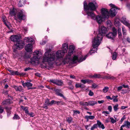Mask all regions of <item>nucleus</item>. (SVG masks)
Masks as SVG:
<instances>
[{
    "label": "nucleus",
    "mask_w": 130,
    "mask_h": 130,
    "mask_svg": "<svg viewBox=\"0 0 130 130\" xmlns=\"http://www.w3.org/2000/svg\"><path fill=\"white\" fill-rule=\"evenodd\" d=\"M68 49V45L67 44L65 43L63 44L62 50H58L55 53L54 52L50 53L51 49H49L45 52L43 59V62H47L48 64L50 66L52 65L51 62L57 59L62 57L64 55L65 53H67Z\"/></svg>",
    "instance_id": "obj_1"
},
{
    "label": "nucleus",
    "mask_w": 130,
    "mask_h": 130,
    "mask_svg": "<svg viewBox=\"0 0 130 130\" xmlns=\"http://www.w3.org/2000/svg\"><path fill=\"white\" fill-rule=\"evenodd\" d=\"M98 6L97 3L95 1L90 2L88 5L86 1L84 2V9L87 13V17L91 18L96 21L98 23L100 24L102 22L101 17L99 15L96 16L92 11L95 10Z\"/></svg>",
    "instance_id": "obj_2"
},
{
    "label": "nucleus",
    "mask_w": 130,
    "mask_h": 130,
    "mask_svg": "<svg viewBox=\"0 0 130 130\" xmlns=\"http://www.w3.org/2000/svg\"><path fill=\"white\" fill-rule=\"evenodd\" d=\"M102 39V37L100 34H98L97 36L94 37L92 41V45L93 47H97L100 44Z\"/></svg>",
    "instance_id": "obj_3"
},
{
    "label": "nucleus",
    "mask_w": 130,
    "mask_h": 130,
    "mask_svg": "<svg viewBox=\"0 0 130 130\" xmlns=\"http://www.w3.org/2000/svg\"><path fill=\"white\" fill-rule=\"evenodd\" d=\"M33 57L31 59L30 62L34 63L36 61H38L42 56L41 53L39 51H35L33 53Z\"/></svg>",
    "instance_id": "obj_4"
},
{
    "label": "nucleus",
    "mask_w": 130,
    "mask_h": 130,
    "mask_svg": "<svg viewBox=\"0 0 130 130\" xmlns=\"http://www.w3.org/2000/svg\"><path fill=\"white\" fill-rule=\"evenodd\" d=\"M88 56V55L84 56L82 55L74 56L72 59L73 62L74 63L77 62H81L85 60Z\"/></svg>",
    "instance_id": "obj_5"
},
{
    "label": "nucleus",
    "mask_w": 130,
    "mask_h": 130,
    "mask_svg": "<svg viewBox=\"0 0 130 130\" xmlns=\"http://www.w3.org/2000/svg\"><path fill=\"white\" fill-rule=\"evenodd\" d=\"M112 32H110L106 35L108 38L113 40L117 34V30L114 27L112 28Z\"/></svg>",
    "instance_id": "obj_6"
},
{
    "label": "nucleus",
    "mask_w": 130,
    "mask_h": 130,
    "mask_svg": "<svg viewBox=\"0 0 130 130\" xmlns=\"http://www.w3.org/2000/svg\"><path fill=\"white\" fill-rule=\"evenodd\" d=\"M109 5L111 7L109 12V14L111 17H114L116 15L117 12V7L115 5L111 4H110Z\"/></svg>",
    "instance_id": "obj_7"
},
{
    "label": "nucleus",
    "mask_w": 130,
    "mask_h": 130,
    "mask_svg": "<svg viewBox=\"0 0 130 130\" xmlns=\"http://www.w3.org/2000/svg\"><path fill=\"white\" fill-rule=\"evenodd\" d=\"M101 12L103 18L108 19L109 17V12L107 9L104 8L102 9Z\"/></svg>",
    "instance_id": "obj_8"
},
{
    "label": "nucleus",
    "mask_w": 130,
    "mask_h": 130,
    "mask_svg": "<svg viewBox=\"0 0 130 130\" xmlns=\"http://www.w3.org/2000/svg\"><path fill=\"white\" fill-rule=\"evenodd\" d=\"M23 10H21L20 12H19L17 14V19L20 20H24L25 19V15H24V12H23Z\"/></svg>",
    "instance_id": "obj_9"
},
{
    "label": "nucleus",
    "mask_w": 130,
    "mask_h": 130,
    "mask_svg": "<svg viewBox=\"0 0 130 130\" xmlns=\"http://www.w3.org/2000/svg\"><path fill=\"white\" fill-rule=\"evenodd\" d=\"M25 44L23 41L20 40L18 41L15 44L16 48L17 49H21L24 47Z\"/></svg>",
    "instance_id": "obj_10"
},
{
    "label": "nucleus",
    "mask_w": 130,
    "mask_h": 130,
    "mask_svg": "<svg viewBox=\"0 0 130 130\" xmlns=\"http://www.w3.org/2000/svg\"><path fill=\"white\" fill-rule=\"evenodd\" d=\"M107 29L104 26H102L101 28L99 27L98 33V34H100L102 37L103 35H104L107 31Z\"/></svg>",
    "instance_id": "obj_11"
},
{
    "label": "nucleus",
    "mask_w": 130,
    "mask_h": 130,
    "mask_svg": "<svg viewBox=\"0 0 130 130\" xmlns=\"http://www.w3.org/2000/svg\"><path fill=\"white\" fill-rule=\"evenodd\" d=\"M32 45L30 44H27L25 47L26 51L27 52L32 51Z\"/></svg>",
    "instance_id": "obj_12"
},
{
    "label": "nucleus",
    "mask_w": 130,
    "mask_h": 130,
    "mask_svg": "<svg viewBox=\"0 0 130 130\" xmlns=\"http://www.w3.org/2000/svg\"><path fill=\"white\" fill-rule=\"evenodd\" d=\"M11 40L14 42H17L20 39L19 36L18 35H13L10 37Z\"/></svg>",
    "instance_id": "obj_13"
},
{
    "label": "nucleus",
    "mask_w": 130,
    "mask_h": 130,
    "mask_svg": "<svg viewBox=\"0 0 130 130\" xmlns=\"http://www.w3.org/2000/svg\"><path fill=\"white\" fill-rule=\"evenodd\" d=\"M121 21L125 25L128 27L130 26V24L129 23V21H126L125 17H122L121 19Z\"/></svg>",
    "instance_id": "obj_14"
},
{
    "label": "nucleus",
    "mask_w": 130,
    "mask_h": 130,
    "mask_svg": "<svg viewBox=\"0 0 130 130\" xmlns=\"http://www.w3.org/2000/svg\"><path fill=\"white\" fill-rule=\"evenodd\" d=\"M74 48V47L73 45H71L69 46L68 54V56H70L73 54Z\"/></svg>",
    "instance_id": "obj_15"
},
{
    "label": "nucleus",
    "mask_w": 130,
    "mask_h": 130,
    "mask_svg": "<svg viewBox=\"0 0 130 130\" xmlns=\"http://www.w3.org/2000/svg\"><path fill=\"white\" fill-rule=\"evenodd\" d=\"M12 87L14 88L15 90L17 91H23V87L21 86H17L14 85Z\"/></svg>",
    "instance_id": "obj_16"
},
{
    "label": "nucleus",
    "mask_w": 130,
    "mask_h": 130,
    "mask_svg": "<svg viewBox=\"0 0 130 130\" xmlns=\"http://www.w3.org/2000/svg\"><path fill=\"white\" fill-rule=\"evenodd\" d=\"M54 102H55V100H52L51 102H50L49 99H47L45 100V103L47 106H52L54 104Z\"/></svg>",
    "instance_id": "obj_17"
},
{
    "label": "nucleus",
    "mask_w": 130,
    "mask_h": 130,
    "mask_svg": "<svg viewBox=\"0 0 130 130\" xmlns=\"http://www.w3.org/2000/svg\"><path fill=\"white\" fill-rule=\"evenodd\" d=\"M97 123L96 124H94L93 126L91 127V130H93L95 128H97ZM90 124L89 125H85V127L86 129H87V130H89L88 129V127H90Z\"/></svg>",
    "instance_id": "obj_18"
},
{
    "label": "nucleus",
    "mask_w": 130,
    "mask_h": 130,
    "mask_svg": "<svg viewBox=\"0 0 130 130\" xmlns=\"http://www.w3.org/2000/svg\"><path fill=\"white\" fill-rule=\"evenodd\" d=\"M97 123L96 124H94L93 126L91 127V130H93L95 128H97ZM90 124L89 125H85V127L86 129H87V130H89L88 129V127H90Z\"/></svg>",
    "instance_id": "obj_19"
},
{
    "label": "nucleus",
    "mask_w": 130,
    "mask_h": 130,
    "mask_svg": "<svg viewBox=\"0 0 130 130\" xmlns=\"http://www.w3.org/2000/svg\"><path fill=\"white\" fill-rule=\"evenodd\" d=\"M9 13L11 16H14V18L15 20H17V17L16 15L14 9L12 10H10Z\"/></svg>",
    "instance_id": "obj_20"
},
{
    "label": "nucleus",
    "mask_w": 130,
    "mask_h": 130,
    "mask_svg": "<svg viewBox=\"0 0 130 130\" xmlns=\"http://www.w3.org/2000/svg\"><path fill=\"white\" fill-rule=\"evenodd\" d=\"M97 123L98 125L100 128H102V129H104L105 128L104 124H102L100 120H97Z\"/></svg>",
    "instance_id": "obj_21"
},
{
    "label": "nucleus",
    "mask_w": 130,
    "mask_h": 130,
    "mask_svg": "<svg viewBox=\"0 0 130 130\" xmlns=\"http://www.w3.org/2000/svg\"><path fill=\"white\" fill-rule=\"evenodd\" d=\"M24 40L25 42H26L27 43L32 42H33L34 40L32 38L30 37H25L24 39Z\"/></svg>",
    "instance_id": "obj_22"
},
{
    "label": "nucleus",
    "mask_w": 130,
    "mask_h": 130,
    "mask_svg": "<svg viewBox=\"0 0 130 130\" xmlns=\"http://www.w3.org/2000/svg\"><path fill=\"white\" fill-rule=\"evenodd\" d=\"M88 106H93L95 104H97V102L93 101H91L87 102Z\"/></svg>",
    "instance_id": "obj_23"
},
{
    "label": "nucleus",
    "mask_w": 130,
    "mask_h": 130,
    "mask_svg": "<svg viewBox=\"0 0 130 130\" xmlns=\"http://www.w3.org/2000/svg\"><path fill=\"white\" fill-rule=\"evenodd\" d=\"M81 82L84 84H85L87 83L89 84L92 82V80L89 79H82L81 80Z\"/></svg>",
    "instance_id": "obj_24"
},
{
    "label": "nucleus",
    "mask_w": 130,
    "mask_h": 130,
    "mask_svg": "<svg viewBox=\"0 0 130 130\" xmlns=\"http://www.w3.org/2000/svg\"><path fill=\"white\" fill-rule=\"evenodd\" d=\"M25 3V0H20L18 3L19 6L21 7Z\"/></svg>",
    "instance_id": "obj_25"
},
{
    "label": "nucleus",
    "mask_w": 130,
    "mask_h": 130,
    "mask_svg": "<svg viewBox=\"0 0 130 130\" xmlns=\"http://www.w3.org/2000/svg\"><path fill=\"white\" fill-rule=\"evenodd\" d=\"M22 85L24 87L27 86V87H32V84L29 82H27L25 83H23Z\"/></svg>",
    "instance_id": "obj_26"
},
{
    "label": "nucleus",
    "mask_w": 130,
    "mask_h": 130,
    "mask_svg": "<svg viewBox=\"0 0 130 130\" xmlns=\"http://www.w3.org/2000/svg\"><path fill=\"white\" fill-rule=\"evenodd\" d=\"M123 125L124 127H125L128 128H130V122L128 121L125 122L124 124Z\"/></svg>",
    "instance_id": "obj_27"
},
{
    "label": "nucleus",
    "mask_w": 130,
    "mask_h": 130,
    "mask_svg": "<svg viewBox=\"0 0 130 130\" xmlns=\"http://www.w3.org/2000/svg\"><path fill=\"white\" fill-rule=\"evenodd\" d=\"M11 103V101L9 100H7L3 102L2 104V105H5L9 104Z\"/></svg>",
    "instance_id": "obj_28"
},
{
    "label": "nucleus",
    "mask_w": 130,
    "mask_h": 130,
    "mask_svg": "<svg viewBox=\"0 0 130 130\" xmlns=\"http://www.w3.org/2000/svg\"><path fill=\"white\" fill-rule=\"evenodd\" d=\"M85 118L87 119V121H88L89 119L92 120L95 118V116H86Z\"/></svg>",
    "instance_id": "obj_29"
},
{
    "label": "nucleus",
    "mask_w": 130,
    "mask_h": 130,
    "mask_svg": "<svg viewBox=\"0 0 130 130\" xmlns=\"http://www.w3.org/2000/svg\"><path fill=\"white\" fill-rule=\"evenodd\" d=\"M125 49L122 47L121 48V50L120 51V54L121 55H124L126 53Z\"/></svg>",
    "instance_id": "obj_30"
},
{
    "label": "nucleus",
    "mask_w": 130,
    "mask_h": 130,
    "mask_svg": "<svg viewBox=\"0 0 130 130\" xmlns=\"http://www.w3.org/2000/svg\"><path fill=\"white\" fill-rule=\"evenodd\" d=\"M21 108L24 110L25 111V112L27 114V113L28 112V107H25L23 106H21Z\"/></svg>",
    "instance_id": "obj_31"
},
{
    "label": "nucleus",
    "mask_w": 130,
    "mask_h": 130,
    "mask_svg": "<svg viewBox=\"0 0 130 130\" xmlns=\"http://www.w3.org/2000/svg\"><path fill=\"white\" fill-rule=\"evenodd\" d=\"M93 47V48L90 51V54L91 55L93 53H94L95 52H96L97 50V48H96V47Z\"/></svg>",
    "instance_id": "obj_32"
},
{
    "label": "nucleus",
    "mask_w": 130,
    "mask_h": 130,
    "mask_svg": "<svg viewBox=\"0 0 130 130\" xmlns=\"http://www.w3.org/2000/svg\"><path fill=\"white\" fill-rule=\"evenodd\" d=\"M80 105L84 106H88L87 102L83 101L80 102L79 103Z\"/></svg>",
    "instance_id": "obj_33"
},
{
    "label": "nucleus",
    "mask_w": 130,
    "mask_h": 130,
    "mask_svg": "<svg viewBox=\"0 0 130 130\" xmlns=\"http://www.w3.org/2000/svg\"><path fill=\"white\" fill-rule=\"evenodd\" d=\"M118 95H113L112 96V100H113V101L114 102H117L118 101V100L117 99V98L118 97Z\"/></svg>",
    "instance_id": "obj_34"
},
{
    "label": "nucleus",
    "mask_w": 130,
    "mask_h": 130,
    "mask_svg": "<svg viewBox=\"0 0 130 130\" xmlns=\"http://www.w3.org/2000/svg\"><path fill=\"white\" fill-rule=\"evenodd\" d=\"M63 84V82L61 80H57L56 85L58 86H61Z\"/></svg>",
    "instance_id": "obj_35"
},
{
    "label": "nucleus",
    "mask_w": 130,
    "mask_h": 130,
    "mask_svg": "<svg viewBox=\"0 0 130 130\" xmlns=\"http://www.w3.org/2000/svg\"><path fill=\"white\" fill-rule=\"evenodd\" d=\"M73 119L71 117H68L66 118V120L69 123H71Z\"/></svg>",
    "instance_id": "obj_36"
},
{
    "label": "nucleus",
    "mask_w": 130,
    "mask_h": 130,
    "mask_svg": "<svg viewBox=\"0 0 130 130\" xmlns=\"http://www.w3.org/2000/svg\"><path fill=\"white\" fill-rule=\"evenodd\" d=\"M119 105L118 104H116L113 107V109L115 111H116L119 109Z\"/></svg>",
    "instance_id": "obj_37"
},
{
    "label": "nucleus",
    "mask_w": 130,
    "mask_h": 130,
    "mask_svg": "<svg viewBox=\"0 0 130 130\" xmlns=\"http://www.w3.org/2000/svg\"><path fill=\"white\" fill-rule=\"evenodd\" d=\"M117 57V53L116 52H114L112 54V59L113 60H115Z\"/></svg>",
    "instance_id": "obj_38"
},
{
    "label": "nucleus",
    "mask_w": 130,
    "mask_h": 130,
    "mask_svg": "<svg viewBox=\"0 0 130 130\" xmlns=\"http://www.w3.org/2000/svg\"><path fill=\"white\" fill-rule=\"evenodd\" d=\"M6 109L7 110V115H9L11 113V111L10 110L11 109V108L10 107L9 108L7 107L6 108Z\"/></svg>",
    "instance_id": "obj_39"
},
{
    "label": "nucleus",
    "mask_w": 130,
    "mask_h": 130,
    "mask_svg": "<svg viewBox=\"0 0 130 130\" xmlns=\"http://www.w3.org/2000/svg\"><path fill=\"white\" fill-rule=\"evenodd\" d=\"M92 77L95 78H101V75L100 74H94L92 76Z\"/></svg>",
    "instance_id": "obj_40"
},
{
    "label": "nucleus",
    "mask_w": 130,
    "mask_h": 130,
    "mask_svg": "<svg viewBox=\"0 0 130 130\" xmlns=\"http://www.w3.org/2000/svg\"><path fill=\"white\" fill-rule=\"evenodd\" d=\"M20 117L17 114H15L13 117V119L18 120L20 119Z\"/></svg>",
    "instance_id": "obj_41"
},
{
    "label": "nucleus",
    "mask_w": 130,
    "mask_h": 130,
    "mask_svg": "<svg viewBox=\"0 0 130 130\" xmlns=\"http://www.w3.org/2000/svg\"><path fill=\"white\" fill-rule=\"evenodd\" d=\"M109 89V88L107 87H105L103 89V91L104 93L106 92Z\"/></svg>",
    "instance_id": "obj_42"
},
{
    "label": "nucleus",
    "mask_w": 130,
    "mask_h": 130,
    "mask_svg": "<svg viewBox=\"0 0 130 130\" xmlns=\"http://www.w3.org/2000/svg\"><path fill=\"white\" fill-rule=\"evenodd\" d=\"M57 80L55 79H50L49 82L51 83H53L56 84Z\"/></svg>",
    "instance_id": "obj_43"
},
{
    "label": "nucleus",
    "mask_w": 130,
    "mask_h": 130,
    "mask_svg": "<svg viewBox=\"0 0 130 130\" xmlns=\"http://www.w3.org/2000/svg\"><path fill=\"white\" fill-rule=\"evenodd\" d=\"M127 41L128 42L130 43V38H129L128 37L126 39H123L122 40L123 42L124 43L126 41Z\"/></svg>",
    "instance_id": "obj_44"
},
{
    "label": "nucleus",
    "mask_w": 130,
    "mask_h": 130,
    "mask_svg": "<svg viewBox=\"0 0 130 130\" xmlns=\"http://www.w3.org/2000/svg\"><path fill=\"white\" fill-rule=\"evenodd\" d=\"M122 31L123 32V35H126V30L125 28L123 27H122Z\"/></svg>",
    "instance_id": "obj_45"
},
{
    "label": "nucleus",
    "mask_w": 130,
    "mask_h": 130,
    "mask_svg": "<svg viewBox=\"0 0 130 130\" xmlns=\"http://www.w3.org/2000/svg\"><path fill=\"white\" fill-rule=\"evenodd\" d=\"M75 87L76 88H82V85L81 84L79 83H77L75 84Z\"/></svg>",
    "instance_id": "obj_46"
},
{
    "label": "nucleus",
    "mask_w": 130,
    "mask_h": 130,
    "mask_svg": "<svg viewBox=\"0 0 130 130\" xmlns=\"http://www.w3.org/2000/svg\"><path fill=\"white\" fill-rule=\"evenodd\" d=\"M118 19L117 18L115 19L114 24L115 25H116L117 24H118V25L120 24V22L118 20Z\"/></svg>",
    "instance_id": "obj_47"
},
{
    "label": "nucleus",
    "mask_w": 130,
    "mask_h": 130,
    "mask_svg": "<svg viewBox=\"0 0 130 130\" xmlns=\"http://www.w3.org/2000/svg\"><path fill=\"white\" fill-rule=\"evenodd\" d=\"M4 24L6 25L9 28H10V24L9 23H7L6 22H4Z\"/></svg>",
    "instance_id": "obj_48"
},
{
    "label": "nucleus",
    "mask_w": 130,
    "mask_h": 130,
    "mask_svg": "<svg viewBox=\"0 0 130 130\" xmlns=\"http://www.w3.org/2000/svg\"><path fill=\"white\" fill-rule=\"evenodd\" d=\"M110 119L111 120V122L112 123H115L116 121V120L114 119L113 118L111 117Z\"/></svg>",
    "instance_id": "obj_49"
},
{
    "label": "nucleus",
    "mask_w": 130,
    "mask_h": 130,
    "mask_svg": "<svg viewBox=\"0 0 130 130\" xmlns=\"http://www.w3.org/2000/svg\"><path fill=\"white\" fill-rule=\"evenodd\" d=\"M128 91L127 90H122L121 93L123 94L126 93Z\"/></svg>",
    "instance_id": "obj_50"
},
{
    "label": "nucleus",
    "mask_w": 130,
    "mask_h": 130,
    "mask_svg": "<svg viewBox=\"0 0 130 130\" xmlns=\"http://www.w3.org/2000/svg\"><path fill=\"white\" fill-rule=\"evenodd\" d=\"M122 86L124 88H127L128 89H129L128 90L129 91H130V89H129V87L128 85H125L124 84H123L122 85Z\"/></svg>",
    "instance_id": "obj_51"
},
{
    "label": "nucleus",
    "mask_w": 130,
    "mask_h": 130,
    "mask_svg": "<svg viewBox=\"0 0 130 130\" xmlns=\"http://www.w3.org/2000/svg\"><path fill=\"white\" fill-rule=\"evenodd\" d=\"M57 95L63 97L64 99H65V97L63 95V94L61 93H60V92L59 93H58V94H57Z\"/></svg>",
    "instance_id": "obj_52"
},
{
    "label": "nucleus",
    "mask_w": 130,
    "mask_h": 130,
    "mask_svg": "<svg viewBox=\"0 0 130 130\" xmlns=\"http://www.w3.org/2000/svg\"><path fill=\"white\" fill-rule=\"evenodd\" d=\"M4 108L0 106V113H2L4 111Z\"/></svg>",
    "instance_id": "obj_53"
},
{
    "label": "nucleus",
    "mask_w": 130,
    "mask_h": 130,
    "mask_svg": "<svg viewBox=\"0 0 130 130\" xmlns=\"http://www.w3.org/2000/svg\"><path fill=\"white\" fill-rule=\"evenodd\" d=\"M54 91L56 92V94L57 95L58 93L60 92L61 90L58 89H56L54 90Z\"/></svg>",
    "instance_id": "obj_54"
},
{
    "label": "nucleus",
    "mask_w": 130,
    "mask_h": 130,
    "mask_svg": "<svg viewBox=\"0 0 130 130\" xmlns=\"http://www.w3.org/2000/svg\"><path fill=\"white\" fill-rule=\"evenodd\" d=\"M122 88L123 87L122 86H120L117 87V91H120L122 89Z\"/></svg>",
    "instance_id": "obj_55"
},
{
    "label": "nucleus",
    "mask_w": 130,
    "mask_h": 130,
    "mask_svg": "<svg viewBox=\"0 0 130 130\" xmlns=\"http://www.w3.org/2000/svg\"><path fill=\"white\" fill-rule=\"evenodd\" d=\"M27 114L28 115H30V117H33L34 116V114L32 112L29 113V112H28V113H27Z\"/></svg>",
    "instance_id": "obj_56"
},
{
    "label": "nucleus",
    "mask_w": 130,
    "mask_h": 130,
    "mask_svg": "<svg viewBox=\"0 0 130 130\" xmlns=\"http://www.w3.org/2000/svg\"><path fill=\"white\" fill-rule=\"evenodd\" d=\"M14 75H19L20 74V73H19V72L17 71H14Z\"/></svg>",
    "instance_id": "obj_57"
},
{
    "label": "nucleus",
    "mask_w": 130,
    "mask_h": 130,
    "mask_svg": "<svg viewBox=\"0 0 130 130\" xmlns=\"http://www.w3.org/2000/svg\"><path fill=\"white\" fill-rule=\"evenodd\" d=\"M107 78L109 79H115V78L112 76H108L107 77Z\"/></svg>",
    "instance_id": "obj_58"
},
{
    "label": "nucleus",
    "mask_w": 130,
    "mask_h": 130,
    "mask_svg": "<svg viewBox=\"0 0 130 130\" xmlns=\"http://www.w3.org/2000/svg\"><path fill=\"white\" fill-rule=\"evenodd\" d=\"M102 113L104 114L105 116H107V115H106L109 114V112H108L107 111H103L102 112Z\"/></svg>",
    "instance_id": "obj_59"
},
{
    "label": "nucleus",
    "mask_w": 130,
    "mask_h": 130,
    "mask_svg": "<svg viewBox=\"0 0 130 130\" xmlns=\"http://www.w3.org/2000/svg\"><path fill=\"white\" fill-rule=\"evenodd\" d=\"M107 23L108 25H109V26H111L112 25V23L110 20H108L107 21Z\"/></svg>",
    "instance_id": "obj_60"
},
{
    "label": "nucleus",
    "mask_w": 130,
    "mask_h": 130,
    "mask_svg": "<svg viewBox=\"0 0 130 130\" xmlns=\"http://www.w3.org/2000/svg\"><path fill=\"white\" fill-rule=\"evenodd\" d=\"M94 94L93 93L91 90H90L89 93V95L90 96H92Z\"/></svg>",
    "instance_id": "obj_61"
},
{
    "label": "nucleus",
    "mask_w": 130,
    "mask_h": 130,
    "mask_svg": "<svg viewBox=\"0 0 130 130\" xmlns=\"http://www.w3.org/2000/svg\"><path fill=\"white\" fill-rule=\"evenodd\" d=\"M8 71H9L10 72V73H11V75H14L13 73H14V71H13V70H10V69H8Z\"/></svg>",
    "instance_id": "obj_62"
},
{
    "label": "nucleus",
    "mask_w": 130,
    "mask_h": 130,
    "mask_svg": "<svg viewBox=\"0 0 130 130\" xmlns=\"http://www.w3.org/2000/svg\"><path fill=\"white\" fill-rule=\"evenodd\" d=\"M54 102V104H56L57 105H59L60 103L61 102L60 101H55Z\"/></svg>",
    "instance_id": "obj_63"
},
{
    "label": "nucleus",
    "mask_w": 130,
    "mask_h": 130,
    "mask_svg": "<svg viewBox=\"0 0 130 130\" xmlns=\"http://www.w3.org/2000/svg\"><path fill=\"white\" fill-rule=\"evenodd\" d=\"M108 109L111 112L112 110V107L111 106H109L108 107Z\"/></svg>",
    "instance_id": "obj_64"
}]
</instances>
